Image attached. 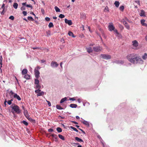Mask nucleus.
<instances>
[{"mask_svg": "<svg viewBox=\"0 0 147 147\" xmlns=\"http://www.w3.org/2000/svg\"><path fill=\"white\" fill-rule=\"evenodd\" d=\"M36 86L35 88H38V89H40L41 88V86L39 84H36Z\"/></svg>", "mask_w": 147, "mask_h": 147, "instance_id": "nucleus-44", "label": "nucleus"}, {"mask_svg": "<svg viewBox=\"0 0 147 147\" xmlns=\"http://www.w3.org/2000/svg\"><path fill=\"white\" fill-rule=\"evenodd\" d=\"M28 120L32 123H35L36 122L35 120L32 119L31 117H30L29 118Z\"/></svg>", "mask_w": 147, "mask_h": 147, "instance_id": "nucleus-31", "label": "nucleus"}, {"mask_svg": "<svg viewBox=\"0 0 147 147\" xmlns=\"http://www.w3.org/2000/svg\"><path fill=\"white\" fill-rule=\"evenodd\" d=\"M68 34L70 36L75 38L76 37V36H74L73 33L71 31H69L68 32Z\"/></svg>", "mask_w": 147, "mask_h": 147, "instance_id": "nucleus-18", "label": "nucleus"}, {"mask_svg": "<svg viewBox=\"0 0 147 147\" xmlns=\"http://www.w3.org/2000/svg\"><path fill=\"white\" fill-rule=\"evenodd\" d=\"M14 16H10L9 18V19H11L12 20H13L14 19Z\"/></svg>", "mask_w": 147, "mask_h": 147, "instance_id": "nucleus-49", "label": "nucleus"}, {"mask_svg": "<svg viewBox=\"0 0 147 147\" xmlns=\"http://www.w3.org/2000/svg\"><path fill=\"white\" fill-rule=\"evenodd\" d=\"M67 100V98L66 97H65L63 98L60 101V103H63V102H64L65 101H66Z\"/></svg>", "mask_w": 147, "mask_h": 147, "instance_id": "nucleus-30", "label": "nucleus"}, {"mask_svg": "<svg viewBox=\"0 0 147 147\" xmlns=\"http://www.w3.org/2000/svg\"><path fill=\"white\" fill-rule=\"evenodd\" d=\"M79 129L80 130H81V131L82 132V133H83L84 134H86V133H85V132L82 129Z\"/></svg>", "mask_w": 147, "mask_h": 147, "instance_id": "nucleus-62", "label": "nucleus"}, {"mask_svg": "<svg viewBox=\"0 0 147 147\" xmlns=\"http://www.w3.org/2000/svg\"><path fill=\"white\" fill-rule=\"evenodd\" d=\"M22 123H23L26 126H27L28 125V123L25 121H23L22 122Z\"/></svg>", "mask_w": 147, "mask_h": 147, "instance_id": "nucleus-40", "label": "nucleus"}, {"mask_svg": "<svg viewBox=\"0 0 147 147\" xmlns=\"http://www.w3.org/2000/svg\"><path fill=\"white\" fill-rule=\"evenodd\" d=\"M23 13L24 16H26L27 15L26 11H24L22 12Z\"/></svg>", "mask_w": 147, "mask_h": 147, "instance_id": "nucleus-54", "label": "nucleus"}, {"mask_svg": "<svg viewBox=\"0 0 147 147\" xmlns=\"http://www.w3.org/2000/svg\"><path fill=\"white\" fill-rule=\"evenodd\" d=\"M94 51L96 52H98L101 51V49L99 47H94L93 48Z\"/></svg>", "mask_w": 147, "mask_h": 147, "instance_id": "nucleus-11", "label": "nucleus"}, {"mask_svg": "<svg viewBox=\"0 0 147 147\" xmlns=\"http://www.w3.org/2000/svg\"><path fill=\"white\" fill-rule=\"evenodd\" d=\"M125 19L126 20V21H127L129 23H131V21L129 20L127 18L125 17Z\"/></svg>", "mask_w": 147, "mask_h": 147, "instance_id": "nucleus-53", "label": "nucleus"}, {"mask_svg": "<svg viewBox=\"0 0 147 147\" xmlns=\"http://www.w3.org/2000/svg\"><path fill=\"white\" fill-rule=\"evenodd\" d=\"M142 57L143 59L145 60L147 58V54L145 53L144 55L142 56Z\"/></svg>", "mask_w": 147, "mask_h": 147, "instance_id": "nucleus-26", "label": "nucleus"}, {"mask_svg": "<svg viewBox=\"0 0 147 147\" xmlns=\"http://www.w3.org/2000/svg\"><path fill=\"white\" fill-rule=\"evenodd\" d=\"M70 127L71 129H73L74 131H76L77 132H78V130L76 128L74 127H73L72 126H70Z\"/></svg>", "mask_w": 147, "mask_h": 147, "instance_id": "nucleus-39", "label": "nucleus"}, {"mask_svg": "<svg viewBox=\"0 0 147 147\" xmlns=\"http://www.w3.org/2000/svg\"><path fill=\"white\" fill-rule=\"evenodd\" d=\"M124 6L123 5L119 7L120 10L122 11H123L124 9Z\"/></svg>", "mask_w": 147, "mask_h": 147, "instance_id": "nucleus-43", "label": "nucleus"}, {"mask_svg": "<svg viewBox=\"0 0 147 147\" xmlns=\"http://www.w3.org/2000/svg\"><path fill=\"white\" fill-rule=\"evenodd\" d=\"M82 123L84 125H86L87 127H89V124L88 122L84 120L82 122Z\"/></svg>", "mask_w": 147, "mask_h": 147, "instance_id": "nucleus-15", "label": "nucleus"}, {"mask_svg": "<svg viewBox=\"0 0 147 147\" xmlns=\"http://www.w3.org/2000/svg\"><path fill=\"white\" fill-rule=\"evenodd\" d=\"M100 57L104 59H110L111 56L109 55L101 54L100 55Z\"/></svg>", "mask_w": 147, "mask_h": 147, "instance_id": "nucleus-4", "label": "nucleus"}, {"mask_svg": "<svg viewBox=\"0 0 147 147\" xmlns=\"http://www.w3.org/2000/svg\"><path fill=\"white\" fill-rule=\"evenodd\" d=\"M86 49L87 50V52L89 53H91L92 51V48L90 47H89L88 48H87Z\"/></svg>", "mask_w": 147, "mask_h": 147, "instance_id": "nucleus-22", "label": "nucleus"}, {"mask_svg": "<svg viewBox=\"0 0 147 147\" xmlns=\"http://www.w3.org/2000/svg\"><path fill=\"white\" fill-rule=\"evenodd\" d=\"M69 106L72 108H76L77 107V105L75 104H71L69 105Z\"/></svg>", "mask_w": 147, "mask_h": 147, "instance_id": "nucleus-21", "label": "nucleus"}, {"mask_svg": "<svg viewBox=\"0 0 147 147\" xmlns=\"http://www.w3.org/2000/svg\"><path fill=\"white\" fill-rule=\"evenodd\" d=\"M114 4L116 7H118L119 6V3L118 1H116L114 3Z\"/></svg>", "mask_w": 147, "mask_h": 147, "instance_id": "nucleus-23", "label": "nucleus"}, {"mask_svg": "<svg viewBox=\"0 0 147 147\" xmlns=\"http://www.w3.org/2000/svg\"><path fill=\"white\" fill-rule=\"evenodd\" d=\"M56 130L57 131L59 132H61L62 131V129L59 127H58L56 128Z\"/></svg>", "mask_w": 147, "mask_h": 147, "instance_id": "nucleus-29", "label": "nucleus"}, {"mask_svg": "<svg viewBox=\"0 0 147 147\" xmlns=\"http://www.w3.org/2000/svg\"><path fill=\"white\" fill-rule=\"evenodd\" d=\"M59 117L60 119H63L64 118V117H62L60 116H59Z\"/></svg>", "mask_w": 147, "mask_h": 147, "instance_id": "nucleus-63", "label": "nucleus"}, {"mask_svg": "<svg viewBox=\"0 0 147 147\" xmlns=\"http://www.w3.org/2000/svg\"><path fill=\"white\" fill-rule=\"evenodd\" d=\"M24 115L28 114V112L27 110H26L24 111Z\"/></svg>", "mask_w": 147, "mask_h": 147, "instance_id": "nucleus-46", "label": "nucleus"}, {"mask_svg": "<svg viewBox=\"0 0 147 147\" xmlns=\"http://www.w3.org/2000/svg\"><path fill=\"white\" fill-rule=\"evenodd\" d=\"M58 136L60 139L62 140H65V138L61 134H59L58 135Z\"/></svg>", "mask_w": 147, "mask_h": 147, "instance_id": "nucleus-28", "label": "nucleus"}, {"mask_svg": "<svg viewBox=\"0 0 147 147\" xmlns=\"http://www.w3.org/2000/svg\"><path fill=\"white\" fill-rule=\"evenodd\" d=\"M125 19L126 20V21H127L129 23H131V21L129 20L127 18L125 17Z\"/></svg>", "mask_w": 147, "mask_h": 147, "instance_id": "nucleus-51", "label": "nucleus"}, {"mask_svg": "<svg viewBox=\"0 0 147 147\" xmlns=\"http://www.w3.org/2000/svg\"><path fill=\"white\" fill-rule=\"evenodd\" d=\"M135 53H132L128 54L126 56L128 60L131 63L133 62V59Z\"/></svg>", "mask_w": 147, "mask_h": 147, "instance_id": "nucleus-3", "label": "nucleus"}, {"mask_svg": "<svg viewBox=\"0 0 147 147\" xmlns=\"http://www.w3.org/2000/svg\"><path fill=\"white\" fill-rule=\"evenodd\" d=\"M117 34H118L119 33L118 32V31L117 29H114V30H113Z\"/></svg>", "mask_w": 147, "mask_h": 147, "instance_id": "nucleus-57", "label": "nucleus"}, {"mask_svg": "<svg viewBox=\"0 0 147 147\" xmlns=\"http://www.w3.org/2000/svg\"><path fill=\"white\" fill-rule=\"evenodd\" d=\"M34 72L35 77L36 78L38 79L40 76L39 75L40 74V73L39 70L36 69H35Z\"/></svg>", "mask_w": 147, "mask_h": 147, "instance_id": "nucleus-6", "label": "nucleus"}, {"mask_svg": "<svg viewBox=\"0 0 147 147\" xmlns=\"http://www.w3.org/2000/svg\"><path fill=\"white\" fill-rule=\"evenodd\" d=\"M13 101V99H11V100H8L7 102V104L9 105H11L12 103V101Z\"/></svg>", "mask_w": 147, "mask_h": 147, "instance_id": "nucleus-42", "label": "nucleus"}, {"mask_svg": "<svg viewBox=\"0 0 147 147\" xmlns=\"http://www.w3.org/2000/svg\"><path fill=\"white\" fill-rule=\"evenodd\" d=\"M104 11L105 12H109V8L107 6H106L104 9Z\"/></svg>", "mask_w": 147, "mask_h": 147, "instance_id": "nucleus-34", "label": "nucleus"}, {"mask_svg": "<svg viewBox=\"0 0 147 147\" xmlns=\"http://www.w3.org/2000/svg\"><path fill=\"white\" fill-rule=\"evenodd\" d=\"M24 78L26 80H28L30 78V76L28 74H25L24 76Z\"/></svg>", "mask_w": 147, "mask_h": 147, "instance_id": "nucleus-20", "label": "nucleus"}, {"mask_svg": "<svg viewBox=\"0 0 147 147\" xmlns=\"http://www.w3.org/2000/svg\"><path fill=\"white\" fill-rule=\"evenodd\" d=\"M75 140L77 141L78 142H84V141L82 140L80 138L78 137H76L75 138Z\"/></svg>", "mask_w": 147, "mask_h": 147, "instance_id": "nucleus-16", "label": "nucleus"}, {"mask_svg": "<svg viewBox=\"0 0 147 147\" xmlns=\"http://www.w3.org/2000/svg\"><path fill=\"white\" fill-rule=\"evenodd\" d=\"M18 5L17 3H13V7L15 9H17L18 7Z\"/></svg>", "mask_w": 147, "mask_h": 147, "instance_id": "nucleus-27", "label": "nucleus"}, {"mask_svg": "<svg viewBox=\"0 0 147 147\" xmlns=\"http://www.w3.org/2000/svg\"><path fill=\"white\" fill-rule=\"evenodd\" d=\"M28 19L29 20H31L32 21H33L34 20L32 17L31 16H28Z\"/></svg>", "mask_w": 147, "mask_h": 147, "instance_id": "nucleus-41", "label": "nucleus"}, {"mask_svg": "<svg viewBox=\"0 0 147 147\" xmlns=\"http://www.w3.org/2000/svg\"><path fill=\"white\" fill-rule=\"evenodd\" d=\"M26 6L28 7L31 8V9L32 8V6L31 5H26Z\"/></svg>", "mask_w": 147, "mask_h": 147, "instance_id": "nucleus-48", "label": "nucleus"}, {"mask_svg": "<svg viewBox=\"0 0 147 147\" xmlns=\"http://www.w3.org/2000/svg\"><path fill=\"white\" fill-rule=\"evenodd\" d=\"M27 72H28L27 70L26 69H23L22 70V75H24L26 74H27Z\"/></svg>", "mask_w": 147, "mask_h": 147, "instance_id": "nucleus-14", "label": "nucleus"}, {"mask_svg": "<svg viewBox=\"0 0 147 147\" xmlns=\"http://www.w3.org/2000/svg\"><path fill=\"white\" fill-rule=\"evenodd\" d=\"M13 97L14 98H15L16 99H17L19 101H20L21 100V98H20V97L16 93V94H14V95H13Z\"/></svg>", "mask_w": 147, "mask_h": 147, "instance_id": "nucleus-10", "label": "nucleus"}, {"mask_svg": "<svg viewBox=\"0 0 147 147\" xmlns=\"http://www.w3.org/2000/svg\"><path fill=\"white\" fill-rule=\"evenodd\" d=\"M45 20L47 21H49L50 20V19L49 17H46L45 18Z\"/></svg>", "mask_w": 147, "mask_h": 147, "instance_id": "nucleus-50", "label": "nucleus"}, {"mask_svg": "<svg viewBox=\"0 0 147 147\" xmlns=\"http://www.w3.org/2000/svg\"><path fill=\"white\" fill-rule=\"evenodd\" d=\"M44 94V92L43 91L40 92L39 93L37 94V96H42Z\"/></svg>", "mask_w": 147, "mask_h": 147, "instance_id": "nucleus-25", "label": "nucleus"}, {"mask_svg": "<svg viewBox=\"0 0 147 147\" xmlns=\"http://www.w3.org/2000/svg\"><path fill=\"white\" fill-rule=\"evenodd\" d=\"M65 22L66 24H68L69 26L71 25L72 24L71 20H68L67 19H65Z\"/></svg>", "mask_w": 147, "mask_h": 147, "instance_id": "nucleus-8", "label": "nucleus"}, {"mask_svg": "<svg viewBox=\"0 0 147 147\" xmlns=\"http://www.w3.org/2000/svg\"><path fill=\"white\" fill-rule=\"evenodd\" d=\"M12 109L17 114H20L21 112V110L20 109L19 107L16 105H14V106L12 105L11 106Z\"/></svg>", "mask_w": 147, "mask_h": 147, "instance_id": "nucleus-2", "label": "nucleus"}, {"mask_svg": "<svg viewBox=\"0 0 147 147\" xmlns=\"http://www.w3.org/2000/svg\"><path fill=\"white\" fill-rule=\"evenodd\" d=\"M124 26H125V27L126 28H127L128 30H129L130 29V26L127 23H126V24H124Z\"/></svg>", "mask_w": 147, "mask_h": 147, "instance_id": "nucleus-35", "label": "nucleus"}, {"mask_svg": "<svg viewBox=\"0 0 147 147\" xmlns=\"http://www.w3.org/2000/svg\"><path fill=\"white\" fill-rule=\"evenodd\" d=\"M133 45L135 48H136L138 46V43L137 41L135 40L132 41Z\"/></svg>", "mask_w": 147, "mask_h": 147, "instance_id": "nucleus-9", "label": "nucleus"}, {"mask_svg": "<svg viewBox=\"0 0 147 147\" xmlns=\"http://www.w3.org/2000/svg\"><path fill=\"white\" fill-rule=\"evenodd\" d=\"M145 22V20H144L143 19L141 20V23L142 25V26L147 27V24L144 23Z\"/></svg>", "mask_w": 147, "mask_h": 147, "instance_id": "nucleus-13", "label": "nucleus"}, {"mask_svg": "<svg viewBox=\"0 0 147 147\" xmlns=\"http://www.w3.org/2000/svg\"><path fill=\"white\" fill-rule=\"evenodd\" d=\"M140 15L141 16H145L146 15L144 11L143 10H141Z\"/></svg>", "mask_w": 147, "mask_h": 147, "instance_id": "nucleus-12", "label": "nucleus"}, {"mask_svg": "<svg viewBox=\"0 0 147 147\" xmlns=\"http://www.w3.org/2000/svg\"><path fill=\"white\" fill-rule=\"evenodd\" d=\"M38 79L36 78L35 80V84H38L39 83V81Z\"/></svg>", "mask_w": 147, "mask_h": 147, "instance_id": "nucleus-38", "label": "nucleus"}, {"mask_svg": "<svg viewBox=\"0 0 147 147\" xmlns=\"http://www.w3.org/2000/svg\"><path fill=\"white\" fill-rule=\"evenodd\" d=\"M21 10H24L25 9V8L24 7V6H22V7H21Z\"/></svg>", "mask_w": 147, "mask_h": 147, "instance_id": "nucleus-61", "label": "nucleus"}, {"mask_svg": "<svg viewBox=\"0 0 147 147\" xmlns=\"http://www.w3.org/2000/svg\"><path fill=\"white\" fill-rule=\"evenodd\" d=\"M48 26L49 28H51V27H53L54 26V25L52 22H50Z\"/></svg>", "mask_w": 147, "mask_h": 147, "instance_id": "nucleus-37", "label": "nucleus"}, {"mask_svg": "<svg viewBox=\"0 0 147 147\" xmlns=\"http://www.w3.org/2000/svg\"><path fill=\"white\" fill-rule=\"evenodd\" d=\"M56 108L57 109L61 110L63 108L61 107V106L59 105H57L56 106Z\"/></svg>", "mask_w": 147, "mask_h": 147, "instance_id": "nucleus-36", "label": "nucleus"}, {"mask_svg": "<svg viewBox=\"0 0 147 147\" xmlns=\"http://www.w3.org/2000/svg\"><path fill=\"white\" fill-rule=\"evenodd\" d=\"M41 91V90H40L39 89H38L37 90H35V92L36 93H38V94Z\"/></svg>", "mask_w": 147, "mask_h": 147, "instance_id": "nucleus-47", "label": "nucleus"}, {"mask_svg": "<svg viewBox=\"0 0 147 147\" xmlns=\"http://www.w3.org/2000/svg\"><path fill=\"white\" fill-rule=\"evenodd\" d=\"M51 136L53 138H54L55 139V141H57L58 137L57 135L55 134H53L51 135Z\"/></svg>", "mask_w": 147, "mask_h": 147, "instance_id": "nucleus-17", "label": "nucleus"}, {"mask_svg": "<svg viewBox=\"0 0 147 147\" xmlns=\"http://www.w3.org/2000/svg\"><path fill=\"white\" fill-rule=\"evenodd\" d=\"M125 19L126 20V21H127L129 23H131V21L129 20L127 18L125 17Z\"/></svg>", "mask_w": 147, "mask_h": 147, "instance_id": "nucleus-52", "label": "nucleus"}, {"mask_svg": "<svg viewBox=\"0 0 147 147\" xmlns=\"http://www.w3.org/2000/svg\"><path fill=\"white\" fill-rule=\"evenodd\" d=\"M25 116L28 119L29 118H30L29 115L28 114L26 115H25Z\"/></svg>", "mask_w": 147, "mask_h": 147, "instance_id": "nucleus-56", "label": "nucleus"}, {"mask_svg": "<svg viewBox=\"0 0 147 147\" xmlns=\"http://www.w3.org/2000/svg\"><path fill=\"white\" fill-rule=\"evenodd\" d=\"M121 22L123 23L124 25L125 24H126V23H127L126 21V20L125 19V18L121 20Z\"/></svg>", "mask_w": 147, "mask_h": 147, "instance_id": "nucleus-32", "label": "nucleus"}, {"mask_svg": "<svg viewBox=\"0 0 147 147\" xmlns=\"http://www.w3.org/2000/svg\"><path fill=\"white\" fill-rule=\"evenodd\" d=\"M4 6H5V4L4 3H3L1 6V8L3 9V11H4Z\"/></svg>", "mask_w": 147, "mask_h": 147, "instance_id": "nucleus-58", "label": "nucleus"}, {"mask_svg": "<svg viewBox=\"0 0 147 147\" xmlns=\"http://www.w3.org/2000/svg\"><path fill=\"white\" fill-rule=\"evenodd\" d=\"M51 65L52 67H57L59 65L57 62L52 61L51 63Z\"/></svg>", "mask_w": 147, "mask_h": 147, "instance_id": "nucleus-7", "label": "nucleus"}, {"mask_svg": "<svg viewBox=\"0 0 147 147\" xmlns=\"http://www.w3.org/2000/svg\"><path fill=\"white\" fill-rule=\"evenodd\" d=\"M41 68V67L38 66H37V67L35 69H37L39 70V69H40Z\"/></svg>", "mask_w": 147, "mask_h": 147, "instance_id": "nucleus-59", "label": "nucleus"}, {"mask_svg": "<svg viewBox=\"0 0 147 147\" xmlns=\"http://www.w3.org/2000/svg\"><path fill=\"white\" fill-rule=\"evenodd\" d=\"M144 61L141 59L140 56L137 54H135L133 59V64H137L138 63L142 64L143 63Z\"/></svg>", "mask_w": 147, "mask_h": 147, "instance_id": "nucleus-1", "label": "nucleus"}, {"mask_svg": "<svg viewBox=\"0 0 147 147\" xmlns=\"http://www.w3.org/2000/svg\"><path fill=\"white\" fill-rule=\"evenodd\" d=\"M41 61L42 63H44L45 62H46V60H41Z\"/></svg>", "mask_w": 147, "mask_h": 147, "instance_id": "nucleus-64", "label": "nucleus"}, {"mask_svg": "<svg viewBox=\"0 0 147 147\" xmlns=\"http://www.w3.org/2000/svg\"><path fill=\"white\" fill-rule=\"evenodd\" d=\"M69 100L72 101H74L75 100V99L74 98H69Z\"/></svg>", "mask_w": 147, "mask_h": 147, "instance_id": "nucleus-60", "label": "nucleus"}, {"mask_svg": "<svg viewBox=\"0 0 147 147\" xmlns=\"http://www.w3.org/2000/svg\"><path fill=\"white\" fill-rule=\"evenodd\" d=\"M115 63L118 64H123L124 63V61L122 60L116 61Z\"/></svg>", "mask_w": 147, "mask_h": 147, "instance_id": "nucleus-19", "label": "nucleus"}, {"mask_svg": "<svg viewBox=\"0 0 147 147\" xmlns=\"http://www.w3.org/2000/svg\"><path fill=\"white\" fill-rule=\"evenodd\" d=\"M65 17V16L62 14H60L59 16V17L61 18H63Z\"/></svg>", "mask_w": 147, "mask_h": 147, "instance_id": "nucleus-45", "label": "nucleus"}, {"mask_svg": "<svg viewBox=\"0 0 147 147\" xmlns=\"http://www.w3.org/2000/svg\"><path fill=\"white\" fill-rule=\"evenodd\" d=\"M48 131L49 132H52L53 131V129L51 128H50L48 130Z\"/></svg>", "mask_w": 147, "mask_h": 147, "instance_id": "nucleus-55", "label": "nucleus"}, {"mask_svg": "<svg viewBox=\"0 0 147 147\" xmlns=\"http://www.w3.org/2000/svg\"><path fill=\"white\" fill-rule=\"evenodd\" d=\"M109 30L110 31H112L114 30L115 29V27L113 26V24L112 23H109L108 26Z\"/></svg>", "mask_w": 147, "mask_h": 147, "instance_id": "nucleus-5", "label": "nucleus"}, {"mask_svg": "<svg viewBox=\"0 0 147 147\" xmlns=\"http://www.w3.org/2000/svg\"><path fill=\"white\" fill-rule=\"evenodd\" d=\"M9 94L11 97H12V96L14 95V93L12 90H11L9 93Z\"/></svg>", "mask_w": 147, "mask_h": 147, "instance_id": "nucleus-24", "label": "nucleus"}, {"mask_svg": "<svg viewBox=\"0 0 147 147\" xmlns=\"http://www.w3.org/2000/svg\"><path fill=\"white\" fill-rule=\"evenodd\" d=\"M55 9L57 12H60V9L57 7V6H55Z\"/></svg>", "mask_w": 147, "mask_h": 147, "instance_id": "nucleus-33", "label": "nucleus"}]
</instances>
